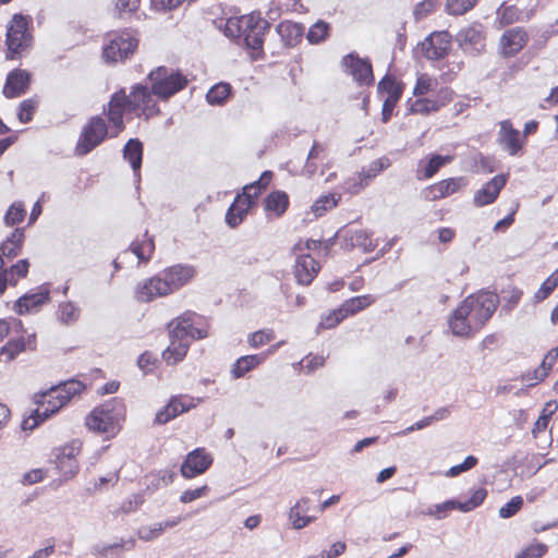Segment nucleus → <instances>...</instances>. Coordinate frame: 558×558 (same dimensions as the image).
<instances>
[{
	"label": "nucleus",
	"mask_w": 558,
	"mask_h": 558,
	"mask_svg": "<svg viewBox=\"0 0 558 558\" xmlns=\"http://www.w3.org/2000/svg\"><path fill=\"white\" fill-rule=\"evenodd\" d=\"M437 82L436 80L432 78L427 74H421L417 77L415 87H414V95L415 96H423L427 94L428 92H432L436 88Z\"/></svg>",
	"instance_id": "nucleus-51"
},
{
	"label": "nucleus",
	"mask_w": 558,
	"mask_h": 558,
	"mask_svg": "<svg viewBox=\"0 0 558 558\" xmlns=\"http://www.w3.org/2000/svg\"><path fill=\"white\" fill-rule=\"evenodd\" d=\"M278 32L283 36L284 34H289L291 36H294L295 38L301 36L302 29L298 24L293 23H281L278 26Z\"/></svg>",
	"instance_id": "nucleus-63"
},
{
	"label": "nucleus",
	"mask_w": 558,
	"mask_h": 558,
	"mask_svg": "<svg viewBox=\"0 0 558 558\" xmlns=\"http://www.w3.org/2000/svg\"><path fill=\"white\" fill-rule=\"evenodd\" d=\"M170 294L189 284L196 276V268L189 264H174L160 271Z\"/></svg>",
	"instance_id": "nucleus-15"
},
{
	"label": "nucleus",
	"mask_w": 558,
	"mask_h": 558,
	"mask_svg": "<svg viewBox=\"0 0 558 558\" xmlns=\"http://www.w3.org/2000/svg\"><path fill=\"white\" fill-rule=\"evenodd\" d=\"M130 248L140 262H148L154 253L155 245L153 239L148 238L146 233L143 240L133 242Z\"/></svg>",
	"instance_id": "nucleus-37"
},
{
	"label": "nucleus",
	"mask_w": 558,
	"mask_h": 558,
	"mask_svg": "<svg viewBox=\"0 0 558 558\" xmlns=\"http://www.w3.org/2000/svg\"><path fill=\"white\" fill-rule=\"evenodd\" d=\"M78 316L80 310L75 304L66 302L60 305L58 318L62 324H74L78 319Z\"/></svg>",
	"instance_id": "nucleus-42"
},
{
	"label": "nucleus",
	"mask_w": 558,
	"mask_h": 558,
	"mask_svg": "<svg viewBox=\"0 0 558 558\" xmlns=\"http://www.w3.org/2000/svg\"><path fill=\"white\" fill-rule=\"evenodd\" d=\"M84 386L80 381L71 380L35 396L37 408L33 414L22 423L23 429H34L40 422L63 408L72 397L80 393Z\"/></svg>",
	"instance_id": "nucleus-4"
},
{
	"label": "nucleus",
	"mask_w": 558,
	"mask_h": 558,
	"mask_svg": "<svg viewBox=\"0 0 558 558\" xmlns=\"http://www.w3.org/2000/svg\"><path fill=\"white\" fill-rule=\"evenodd\" d=\"M231 94V86L228 83H218L213 86L207 95L206 99L210 105H222Z\"/></svg>",
	"instance_id": "nucleus-40"
},
{
	"label": "nucleus",
	"mask_w": 558,
	"mask_h": 558,
	"mask_svg": "<svg viewBox=\"0 0 558 558\" xmlns=\"http://www.w3.org/2000/svg\"><path fill=\"white\" fill-rule=\"evenodd\" d=\"M184 0H151V5L156 11H171L179 8Z\"/></svg>",
	"instance_id": "nucleus-60"
},
{
	"label": "nucleus",
	"mask_w": 558,
	"mask_h": 558,
	"mask_svg": "<svg viewBox=\"0 0 558 558\" xmlns=\"http://www.w3.org/2000/svg\"><path fill=\"white\" fill-rule=\"evenodd\" d=\"M25 216V209L21 204H12L9 208L4 221L8 226H14L23 220Z\"/></svg>",
	"instance_id": "nucleus-55"
},
{
	"label": "nucleus",
	"mask_w": 558,
	"mask_h": 558,
	"mask_svg": "<svg viewBox=\"0 0 558 558\" xmlns=\"http://www.w3.org/2000/svg\"><path fill=\"white\" fill-rule=\"evenodd\" d=\"M24 233L23 230L16 229L10 238L7 239L5 242L2 243L0 251L5 257H14L16 256L23 244Z\"/></svg>",
	"instance_id": "nucleus-35"
},
{
	"label": "nucleus",
	"mask_w": 558,
	"mask_h": 558,
	"mask_svg": "<svg viewBox=\"0 0 558 558\" xmlns=\"http://www.w3.org/2000/svg\"><path fill=\"white\" fill-rule=\"evenodd\" d=\"M119 469L120 468H118L113 472L108 473L105 476H100L98 478V481L95 483V486L97 488H102L104 486H106L108 484H112L113 485L114 483H117L118 480H119Z\"/></svg>",
	"instance_id": "nucleus-64"
},
{
	"label": "nucleus",
	"mask_w": 558,
	"mask_h": 558,
	"mask_svg": "<svg viewBox=\"0 0 558 558\" xmlns=\"http://www.w3.org/2000/svg\"><path fill=\"white\" fill-rule=\"evenodd\" d=\"M348 243L352 247H359L363 252H372L375 248V243L371 234L365 230H355L348 236Z\"/></svg>",
	"instance_id": "nucleus-36"
},
{
	"label": "nucleus",
	"mask_w": 558,
	"mask_h": 558,
	"mask_svg": "<svg viewBox=\"0 0 558 558\" xmlns=\"http://www.w3.org/2000/svg\"><path fill=\"white\" fill-rule=\"evenodd\" d=\"M439 109V105L435 100H430L427 98L416 99L414 102L410 105V112L427 114Z\"/></svg>",
	"instance_id": "nucleus-45"
},
{
	"label": "nucleus",
	"mask_w": 558,
	"mask_h": 558,
	"mask_svg": "<svg viewBox=\"0 0 558 558\" xmlns=\"http://www.w3.org/2000/svg\"><path fill=\"white\" fill-rule=\"evenodd\" d=\"M123 157L129 161L135 174H137L142 165L143 144L137 138H131L124 146Z\"/></svg>",
	"instance_id": "nucleus-32"
},
{
	"label": "nucleus",
	"mask_w": 558,
	"mask_h": 558,
	"mask_svg": "<svg viewBox=\"0 0 558 558\" xmlns=\"http://www.w3.org/2000/svg\"><path fill=\"white\" fill-rule=\"evenodd\" d=\"M342 65L345 68V72L361 85H369L373 83V70L367 60L351 53L342 59Z\"/></svg>",
	"instance_id": "nucleus-20"
},
{
	"label": "nucleus",
	"mask_w": 558,
	"mask_h": 558,
	"mask_svg": "<svg viewBox=\"0 0 558 558\" xmlns=\"http://www.w3.org/2000/svg\"><path fill=\"white\" fill-rule=\"evenodd\" d=\"M498 141L510 155H515L521 149L520 133L509 121L500 123Z\"/></svg>",
	"instance_id": "nucleus-27"
},
{
	"label": "nucleus",
	"mask_w": 558,
	"mask_h": 558,
	"mask_svg": "<svg viewBox=\"0 0 558 558\" xmlns=\"http://www.w3.org/2000/svg\"><path fill=\"white\" fill-rule=\"evenodd\" d=\"M208 490L209 488L207 485L201 486L195 489H187L183 492L182 495L180 496V501L183 504L192 502L198 498L206 496Z\"/></svg>",
	"instance_id": "nucleus-56"
},
{
	"label": "nucleus",
	"mask_w": 558,
	"mask_h": 558,
	"mask_svg": "<svg viewBox=\"0 0 558 558\" xmlns=\"http://www.w3.org/2000/svg\"><path fill=\"white\" fill-rule=\"evenodd\" d=\"M477 0H447V10L449 14L462 15L471 10Z\"/></svg>",
	"instance_id": "nucleus-49"
},
{
	"label": "nucleus",
	"mask_w": 558,
	"mask_h": 558,
	"mask_svg": "<svg viewBox=\"0 0 558 558\" xmlns=\"http://www.w3.org/2000/svg\"><path fill=\"white\" fill-rule=\"evenodd\" d=\"M316 245V241H306L304 245L298 244L294 247V251L299 252L294 265V276L300 284H310L319 270L316 260L310 254L304 253Z\"/></svg>",
	"instance_id": "nucleus-12"
},
{
	"label": "nucleus",
	"mask_w": 558,
	"mask_h": 558,
	"mask_svg": "<svg viewBox=\"0 0 558 558\" xmlns=\"http://www.w3.org/2000/svg\"><path fill=\"white\" fill-rule=\"evenodd\" d=\"M464 185L465 181L463 178H451L448 180H442L430 186L429 192L432 193V199L447 197L459 191Z\"/></svg>",
	"instance_id": "nucleus-30"
},
{
	"label": "nucleus",
	"mask_w": 558,
	"mask_h": 558,
	"mask_svg": "<svg viewBox=\"0 0 558 558\" xmlns=\"http://www.w3.org/2000/svg\"><path fill=\"white\" fill-rule=\"evenodd\" d=\"M134 294L137 301L146 303L171 295L160 272L140 281L135 287Z\"/></svg>",
	"instance_id": "nucleus-17"
},
{
	"label": "nucleus",
	"mask_w": 558,
	"mask_h": 558,
	"mask_svg": "<svg viewBox=\"0 0 558 558\" xmlns=\"http://www.w3.org/2000/svg\"><path fill=\"white\" fill-rule=\"evenodd\" d=\"M340 201V195L336 193H329L327 195L320 196L316 199L311 206V213L315 218L322 217L328 210L332 209L338 205Z\"/></svg>",
	"instance_id": "nucleus-34"
},
{
	"label": "nucleus",
	"mask_w": 558,
	"mask_h": 558,
	"mask_svg": "<svg viewBox=\"0 0 558 558\" xmlns=\"http://www.w3.org/2000/svg\"><path fill=\"white\" fill-rule=\"evenodd\" d=\"M328 35V24L325 22H317L315 23L307 33V39L311 44H319Z\"/></svg>",
	"instance_id": "nucleus-50"
},
{
	"label": "nucleus",
	"mask_w": 558,
	"mask_h": 558,
	"mask_svg": "<svg viewBox=\"0 0 558 558\" xmlns=\"http://www.w3.org/2000/svg\"><path fill=\"white\" fill-rule=\"evenodd\" d=\"M525 44L526 34L519 28H512L501 36L500 51L506 57L513 56L518 53Z\"/></svg>",
	"instance_id": "nucleus-25"
},
{
	"label": "nucleus",
	"mask_w": 558,
	"mask_h": 558,
	"mask_svg": "<svg viewBox=\"0 0 558 558\" xmlns=\"http://www.w3.org/2000/svg\"><path fill=\"white\" fill-rule=\"evenodd\" d=\"M271 177L270 171H265L258 181L244 186L243 194L238 195L226 216L227 223L231 228H235L242 222L244 216L253 205L254 199L258 196L262 189H265L269 184Z\"/></svg>",
	"instance_id": "nucleus-7"
},
{
	"label": "nucleus",
	"mask_w": 558,
	"mask_h": 558,
	"mask_svg": "<svg viewBox=\"0 0 558 558\" xmlns=\"http://www.w3.org/2000/svg\"><path fill=\"white\" fill-rule=\"evenodd\" d=\"M497 305L498 298L490 292L468 296L449 317L451 332L459 337H472L492 317Z\"/></svg>",
	"instance_id": "nucleus-1"
},
{
	"label": "nucleus",
	"mask_w": 558,
	"mask_h": 558,
	"mask_svg": "<svg viewBox=\"0 0 558 558\" xmlns=\"http://www.w3.org/2000/svg\"><path fill=\"white\" fill-rule=\"evenodd\" d=\"M148 78L151 83V93L161 99H168L187 84L185 76L165 66L151 71Z\"/></svg>",
	"instance_id": "nucleus-8"
},
{
	"label": "nucleus",
	"mask_w": 558,
	"mask_h": 558,
	"mask_svg": "<svg viewBox=\"0 0 558 558\" xmlns=\"http://www.w3.org/2000/svg\"><path fill=\"white\" fill-rule=\"evenodd\" d=\"M451 160V156H432L424 168V177L432 178L442 166L449 163Z\"/></svg>",
	"instance_id": "nucleus-44"
},
{
	"label": "nucleus",
	"mask_w": 558,
	"mask_h": 558,
	"mask_svg": "<svg viewBox=\"0 0 558 558\" xmlns=\"http://www.w3.org/2000/svg\"><path fill=\"white\" fill-rule=\"evenodd\" d=\"M32 75L26 70L16 69L8 74L3 86V95L7 98H15L26 93Z\"/></svg>",
	"instance_id": "nucleus-23"
},
{
	"label": "nucleus",
	"mask_w": 558,
	"mask_h": 558,
	"mask_svg": "<svg viewBox=\"0 0 558 558\" xmlns=\"http://www.w3.org/2000/svg\"><path fill=\"white\" fill-rule=\"evenodd\" d=\"M399 98L400 97H397L396 93L392 96H386L385 98H383V122H387L390 119L393 108L398 102Z\"/></svg>",
	"instance_id": "nucleus-59"
},
{
	"label": "nucleus",
	"mask_w": 558,
	"mask_h": 558,
	"mask_svg": "<svg viewBox=\"0 0 558 558\" xmlns=\"http://www.w3.org/2000/svg\"><path fill=\"white\" fill-rule=\"evenodd\" d=\"M162 526L158 523L142 525L138 527L136 534L140 539L150 542L162 534Z\"/></svg>",
	"instance_id": "nucleus-48"
},
{
	"label": "nucleus",
	"mask_w": 558,
	"mask_h": 558,
	"mask_svg": "<svg viewBox=\"0 0 558 558\" xmlns=\"http://www.w3.org/2000/svg\"><path fill=\"white\" fill-rule=\"evenodd\" d=\"M508 180L507 174L495 175L484 186L477 190L473 196V204L476 207H483L493 204Z\"/></svg>",
	"instance_id": "nucleus-22"
},
{
	"label": "nucleus",
	"mask_w": 558,
	"mask_h": 558,
	"mask_svg": "<svg viewBox=\"0 0 558 558\" xmlns=\"http://www.w3.org/2000/svg\"><path fill=\"white\" fill-rule=\"evenodd\" d=\"M260 24L251 25L247 32L243 33L244 41L247 47L252 49H259L263 45V33L266 28L267 23L260 19Z\"/></svg>",
	"instance_id": "nucleus-38"
},
{
	"label": "nucleus",
	"mask_w": 558,
	"mask_h": 558,
	"mask_svg": "<svg viewBox=\"0 0 558 558\" xmlns=\"http://www.w3.org/2000/svg\"><path fill=\"white\" fill-rule=\"evenodd\" d=\"M29 22L31 19L27 16L13 15L7 31L8 58H13V54L20 53L32 45L33 38L28 32Z\"/></svg>",
	"instance_id": "nucleus-9"
},
{
	"label": "nucleus",
	"mask_w": 558,
	"mask_h": 558,
	"mask_svg": "<svg viewBox=\"0 0 558 558\" xmlns=\"http://www.w3.org/2000/svg\"><path fill=\"white\" fill-rule=\"evenodd\" d=\"M38 106V101L34 98L23 100L19 107L17 118L22 123H27L32 120Z\"/></svg>",
	"instance_id": "nucleus-47"
},
{
	"label": "nucleus",
	"mask_w": 558,
	"mask_h": 558,
	"mask_svg": "<svg viewBox=\"0 0 558 558\" xmlns=\"http://www.w3.org/2000/svg\"><path fill=\"white\" fill-rule=\"evenodd\" d=\"M275 339V333L271 330H258L250 335L248 343L252 348H259Z\"/></svg>",
	"instance_id": "nucleus-52"
},
{
	"label": "nucleus",
	"mask_w": 558,
	"mask_h": 558,
	"mask_svg": "<svg viewBox=\"0 0 558 558\" xmlns=\"http://www.w3.org/2000/svg\"><path fill=\"white\" fill-rule=\"evenodd\" d=\"M378 94L381 98H385L386 96H392L395 93L397 94V97H400L402 94V87L400 84H398L392 77L385 76L379 83H378Z\"/></svg>",
	"instance_id": "nucleus-43"
},
{
	"label": "nucleus",
	"mask_w": 558,
	"mask_h": 558,
	"mask_svg": "<svg viewBox=\"0 0 558 558\" xmlns=\"http://www.w3.org/2000/svg\"><path fill=\"white\" fill-rule=\"evenodd\" d=\"M486 497V490L483 488L476 489L471 498L464 502L457 500H447L445 502L435 505L427 511V514L434 517L436 520H441L448 515L451 510H459L461 512H469L478 507Z\"/></svg>",
	"instance_id": "nucleus-14"
},
{
	"label": "nucleus",
	"mask_w": 558,
	"mask_h": 558,
	"mask_svg": "<svg viewBox=\"0 0 558 558\" xmlns=\"http://www.w3.org/2000/svg\"><path fill=\"white\" fill-rule=\"evenodd\" d=\"M198 320L201 317L195 313H185L170 323V344L162 352L167 364L174 365L181 362L192 340L207 337V326L199 324Z\"/></svg>",
	"instance_id": "nucleus-3"
},
{
	"label": "nucleus",
	"mask_w": 558,
	"mask_h": 558,
	"mask_svg": "<svg viewBox=\"0 0 558 558\" xmlns=\"http://www.w3.org/2000/svg\"><path fill=\"white\" fill-rule=\"evenodd\" d=\"M289 520L291 521L293 529L301 530L312 523L315 520V517L306 515V513L293 506L289 511Z\"/></svg>",
	"instance_id": "nucleus-46"
},
{
	"label": "nucleus",
	"mask_w": 558,
	"mask_h": 558,
	"mask_svg": "<svg viewBox=\"0 0 558 558\" xmlns=\"http://www.w3.org/2000/svg\"><path fill=\"white\" fill-rule=\"evenodd\" d=\"M547 551V546L542 543H533L524 548L515 558H541Z\"/></svg>",
	"instance_id": "nucleus-53"
},
{
	"label": "nucleus",
	"mask_w": 558,
	"mask_h": 558,
	"mask_svg": "<svg viewBox=\"0 0 558 558\" xmlns=\"http://www.w3.org/2000/svg\"><path fill=\"white\" fill-rule=\"evenodd\" d=\"M260 24V17L258 15L250 14L240 17L228 19L225 26V33L228 37L235 38L247 32L251 25Z\"/></svg>",
	"instance_id": "nucleus-26"
},
{
	"label": "nucleus",
	"mask_w": 558,
	"mask_h": 558,
	"mask_svg": "<svg viewBox=\"0 0 558 558\" xmlns=\"http://www.w3.org/2000/svg\"><path fill=\"white\" fill-rule=\"evenodd\" d=\"M289 205V197L284 192L276 191L269 194L265 201V209L274 213L277 217L281 216Z\"/></svg>",
	"instance_id": "nucleus-33"
},
{
	"label": "nucleus",
	"mask_w": 558,
	"mask_h": 558,
	"mask_svg": "<svg viewBox=\"0 0 558 558\" xmlns=\"http://www.w3.org/2000/svg\"><path fill=\"white\" fill-rule=\"evenodd\" d=\"M457 40L459 46L471 54L482 52L486 46L483 26L477 23L462 28L457 35Z\"/></svg>",
	"instance_id": "nucleus-18"
},
{
	"label": "nucleus",
	"mask_w": 558,
	"mask_h": 558,
	"mask_svg": "<svg viewBox=\"0 0 558 558\" xmlns=\"http://www.w3.org/2000/svg\"><path fill=\"white\" fill-rule=\"evenodd\" d=\"M451 36L447 32L432 34L422 43V51L427 59L438 60L450 50Z\"/></svg>",
	"instance_id": "nucleus-21"
},
{
	"label": "nucleus",
	"mask_w": 558,
	"mask_h": 558,
	"mask_svg": "<svg viewBox=\"0 0 558 558\" xmlns=\"http://www.w3.org/2000/svg\"><path fill=\"white\" fill-rule=\"evenodd\" d=\"M140 7V0H116L114 8L120 16L135 12Z\"/></svg>",
	"instance_id": "nucleus-58"
},
{
	"label": "nucleus",
	"mask_w": 558,
	"mask_h": 558,
	"mask_svg": "<svg viewBox=\"0 0 558 558\" xmlns=\"http://www.w3.org/2000/svg\"><path fill=\"white\" fill-rule=\"evenodd\" d=\"M558 287V268L541 284L534 293V302L539 303L546 300Z\"/></svg>",
	"instance_id": "nucleus-41"
},
{
	"label": "nucleus",
	"mask_w": 558,
	"mask_h": 558,
	"mask_svg": "<svg viewBox=\"0 0 558 558\" xmlns=\"http://www.w3.org/2000/svg\"><path fill=\"white\" fill-rule=\"evenodd\" d=\"M376 298L366 294L345 301L339 308L327 315L320 323L324 328H332L350 315H354L375 303Z\"/></svg>",
	"instance_id": "nucleus-13"
},
{
	"label": "nucleus",
	"mask_w": 558,
	"mask_h": 558,
	"mask_svg": "<svg viewBox=\"0 0 558 558\" xmlns=\"http://www.w3.org/2000/svg\"><path fill=\"white\" fill-rule=\"evenodd\" d=\"M83 442L73 439L59 447L54 452V464L64 478H72L78 472L77 456L81 453Z\"/></svg>",
	"instance_id": "nucleus-11"
},
{
	"label": "nucleus",
	"mask_w": 558,
	"mask_h": 558,
	"mask_svg": "<svg viewBox=\"0 0 558 558\" xmlns=\"http://www.w3.org/2000/svg\"><path fill=\"white\" fill-rule=\"evenodd\" d=\"M28 260L21 259L9 269H4L0 272V294L4 292L8 284L15 286L16 282L24 278L28 271Z\"/></svg>",
	"instance_id": "nucleus-28"
},
{
	"label": "nucleus",
	"mask_w": 558,
	"mask_h": 558,
	"mask_svg": "<svg viewBox=\"0 0 558 558\" xmlns=\"http://www.w3.org/2000/svg\"><path fill=\"white\" fill-rule=\"evenodd\" d=\"M126 409L122 400L113 398L96 407L86 417L88 430L106 435L107 439L114 438L122 428Z\"/></svg>",
	"instance_id": "nucleus-5"
},
{
	"label": "nucleus",
	"mask_w": 558,
	"mask_h": 558,
	"mask_svg": "<svg viewBox=\"0 0 558 558\" xmlns=\"http://www.w3.org/2000/svg\"><path fill=\"white\" fill-rule=\"evenodd\" d=\"M110 131L111 124L107 126L102 118H92L84 128L81 137L77 142L75 148L76 154L81 156L88 154L96 146H98L107 135L109 137H112Z\"/></svg>",
	"instance_id": "nucleus-10"
},
{
	"label": "nucleus",
	"mask_w": 558,
	"mask_h": 558,
	"mask_svg": "<svg viewBox=\"0 0 558 558\" xmlns=\"http://www.w3.org/2000/svg\"><path fill=\"white\" fill-rule=\"evenodd\" d=\"M347 545L343 542L333 543L329 549L322 551L320 558H337L345 551Z\"/></svg>",
	"instance_id": "nucleus-61"
},
{
	"label": "nucleus",
	"mask_w": 558,
	"mask_h": 558,
	"mask_svg": "<svg viewBox=\"0 0 558 558\" xmlns=\"http://www.w3.org/2000/svg\"><path fill=\"white\" fill-rule=\"evenodd\" d=\"M213 463V457L204 448L191 451L181 465V474L185 478H193L205 473Z\"/></svg>",
	"instance_id": "nucleus-19"
},
{
	"label": "nucleus",
	"mask_w": 558,
	"mask_h": 558,
	"mask_svg": "<svg viewBox=\"0 0 558 558\" xmlns=\"http://www.w3.org/2000/svg\"><path fill=\"white\" fill-rule=\"evenodd\" d=\"M281 344L282 342L270 347L266 353L245 355L238 359L231 368L233 378H241L247 372L254 369L256 366L263 363L269 354L275 353Z\"/></svg>",
	"instance_id": "nucleus-24"
},
{
	"label": "nucleus",
	"mask_w": 558,
	"mask_h": 558,
	"mask_svg": "<svg viewBox=\"0 0 558 558\" xmlns=\"http://www.w3.org/2000/svg\"><path fill=\"white\" fill-rule=\"evenodd\" d=\"M557 360L558 347L547 352L541 366L533 372V377H529L526 380L529 381L535 379L536 381H542L547 376L548 372L551 369Z\"/></svg>",
	"instance_id": "nucleus-39"
},
{
	"label": "nucleus",
	"mask_w": 558,
	"mask_h": 558,
	"mask_svg": "<svg viewBox=\"0 0 558 558\" xmlns=\"http://www.w3.org/2000/svg\"><path fill=\"white\" fill-rule=\"evenodd\" d=\"M126 110L135 112L137 117H145V119L159 112L147 86L134 85L129 96L124 89H120L111 96L107 108V117L111 122V136H118L124 130L123 113Z\"/></svg>",
	"instance_id": "nucleus-2"
},
{
	"label": "nucleus",
	"mask_w": 558,
	"mask_h": 558,
	"mask_svg": "<svg viewBox=\"0 0 558 558\" xmlns=\"http://www.w3.org/2000/svg\"><path fill=\"white\" fill-rule=\"evenodd\" d=\"M437 4L436 0H423L417 3L414 9V15L416 20L424 19L429 13H432Z\"/></svg>",
	"instance_id": "nucleus-57"
},
{
	"label": "nucleus",
	"mask_w": 558,
	"mask_h": 558,
	"mask_svg": "<svg viewBox=\"0 0 558 558\" xmlns=\"http://www.w3.org/2000/svg\"><path fill=\"white\" fill-rule=\"evenodd\" d=\"M138 37L134 31L110 33L106 37L102 58L107 63H117L130 58L136 51Z\"/></svg>",
	"instance_id": "nucleus-6"
},
{
	"label": "nucleus",
	"mask_w": 558,
	"mask_h": 558,
	"mask_svg": "<svg viewBox=\"0 0 558 558\" xmlns=\"http://www.w3.org/2000/svg\"><path fill=\"white\" fill-rule=\"evenodd\" d=\"M202 402V398L190 396L172 397L168 404L156 413L155 422L166 424L178 415L194 409Z\"/></svg>",
	"instance_id": "nucleus-16"
},
{
	"label": "nucleus",
	"mask_w": 558,
	"mask_h": 558,
	"mask_svg": "<svg viewBox=\"0 0 558 558\" xmlns=\"http://www.w3.org/2000/svg\"><path fill=\"white\" fill-rule=\"evenodd\" d=\"M523 499L521 496L513 497L509 502L502 506L499 509V515L504 519L511 518L522 507Z\"/></svg>",
	"instance_id": "nucleus-54"
},
{
	"label": "nucleus",
	"mask_w": 558,
	"mask_h": 558,
	"mask_svg": "<svg viewBox=\"0 0 558 558\" xmlns=\"http://www.w3.org/2000/svg\"><path fill=\"white\" fill-rule=\"evenodd\" d=\"M175 477V474L173 472L167 471V470H160L154 473H150L147 478H157L159 482H161L162 486L170 485Z\"/></svg>",
	"instance_id": "nucleus-62"
},
{
	"label": "nucleus",
	"mask_w": 558,
	"mask_h": 558,
	"mask_svg": "<svg viewBox=\"0 0 558 558\" xmlns=\"http://www.w3.org/2000/svg\"><path fill=\"white\" fill-rule=\"evenodd\" d=\"M27 348H35V336H28L27 340L24 338L12 340L1 348L0 359L4 357L5 362L12 361L17 354L25 351Z\"/></svg>",
	"instance_id": "nucleus-29"
},
{
	"label": "nucleus",
	"mask_w": 558,
	"mask_h": 558,
	"mask_svg": "<svg viewBox=\"0 0 558 558\" xmlns=\"http://www.w3.org/2000/svg\"><path fill=\"white\" fill-rule=\"evenodd\" d=\"M48 291L41 290L37 293L27 294L19 299L15 304L16 312L19 314H24L26 312L36 310L44 303L48 301Z\"/></svg>",
	"instance_id": "nucleus-31"
}]
</instances>
